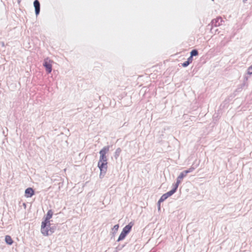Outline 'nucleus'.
Returning <instances> with one entry per match:
<instances>
[{"instance_id":"19","label":"nucleus","mask_w":252,"mask_h":252,"mask_svg":"<svg viewBox=\"0 0 252 252\" xmlns=\"http://www.w3.org/2000/svg\"><path fill=\"white\" fill-rule=\"evenodd\" d=\"M21 0H18V2H20Z\"/></svg>"},{"instance_id":"11","label":"nucleus","mask_w":252,"mask_h":252,"mask_svg":"<svg viewBox=\"0 0 252 252\" xmlns=\"http://www.w3.org/2000/svg\"><path fill=\"white\" fill-rule=\"evenodd\" d=\"M5 242L8 245H12L13 244V241L12 238L9 235H6L5 236Z\"/></svg>"},{"instance_id":"13","label":"nucleus","mask_w":252,"mask_h":252,"mask_svg":"<svg viewBox=\"0 0 252 252\" xmlns=\"http://www.w3.org/2000/svg\"><path fill=\"white\" fill-rule=\"evenodd\" d=\"M125 237L126 236L122 234V233H121V234L119 235V237L118 238V241H119L123 240L125 238Z\"/></svg>"},{"instance_id":"17","label":"nucleus","mask_w":252,"mask_h":252,"mask_svg":"<svg viewBox=\"0 0 252 252\" xmlns=\"http://www.w3.org/2000/svg\"><path fill=\"white\" fill-rule=\"evenodd\" d=\"M119 224H116L114 226V228L116 229V230H118V229L119 228Z\"/></svg>"},{"instance_id":"6","label":"nucleus","mask_w":252,"mask_h":252,"mask_svg":"<svg viewBox=\"0 0 252 252\" xmlns=\"http://www.w3.org/2000/svg\"><path fill=\"white\" fill-rule=\"evenodd\" d=\"M109 151V147L105 146L100 151V158H99L101 159H107V158L106 156V154L108 153Z\"/></svg>"},{"instance_id":"8","label":"nucleus","mask_w":252,"mask_h":252,"mask_svg":"<svg viewBox=\"0 0 252 252\" xmlns=\"http://www.w3.org/2000/svg\"><path fill=\"white\" fill-rule=\"evenodd\" d=\"M34 190L31 188L27 189L25 190V196L27 198L31 197L34 194Z\"/></svg>"},{"instance_id":"12","label":"nucleus","mask_w":252,"mask_h":252,"mask_svg":"<svg viewBox=\"0 0 252 252\" xmlns=\"http://www.w3.org/2000/svg\"><path fill=\"white\" fill-rule=\"evenodd\" d=\"M198 51L196 50H193L191 51V52L190 53V56L191 57L195 56H197L198 55Z\"/></svg>"},{"instance_id":"16","label":"nucleus","mask_w":252,"mask_h":252,"mask_svg":"<svg viewBox=\"0 0 252 252\" xmlns=\"http://www.w3.org/2000/svg\"><path fill=\"white\" fill-rule=\"evenodd\" d=\"M193 61L192 57L191 56L188 59L187 61L190 63H191Z\"/></svg>"},{"instance_id":"5","label":"nucleus","mask_w":252,"mask_h":252,"mask_svg":"<svg viewBox=\"0 0 252 252\" xmlns=\"http://www.w3.org/2000/svg\"><path fill=\"white\" fill-rule=\"evenodd\" d=\"M53 61L47 58L44 60L43 65L45 67L47 73H50L52 69V63Z\"/></svg>"},{"instance_id":"15","label":"nucleus","mask_w":252,"mask_h":252,"mask_svg":"<svg viewBox=\"0 0 252 252\" xmlns=\"http://www.w3.org/2000/svg\"><path fill=\"white\" fill-rule=\"evenodd\" d=\"M248 72L249 74H252V65L248 68Z\"/></svg>"},{"instance_id":"3","label":"nucleus","mask_w":252,"mask_h":252,"mask_svg":"<svg viewBox=\"0 0 252 252\" xmlns=\"http://www.w3.org/2000/svg\"><path fill=\"white\" fill-rule=\"evenodd\" d=\"M50 225H49V223H45V222H42L41 223V233L45 236H48L52 233H53V231L51 230V228L50 229L48 228V227H47L50 226Z\"/></svg>"},{"instance_id":"7","label":"nucleus","mask_w":252,"mask_h":252,"mask_svg":"<svg viewBox=\"0 0 252 252\" xmlns=\"http://www.w3.org/2000/svg\"><path fill=\"white\" fill-rule=\"evenodd\" d=\"M53 215V212L51 210H49L47 213L46 216L45 218V220L44 221H43L42 222H45L49 223V225H50V220L52 218V216Z\"/></svg>"},{"instance_id":"20","label":"nucleus","mask_w":252,"mask_h":252,"mask_svg":"<svg viewBox=\"0 0 252 252\" xmlns=\"http://www.w3.org/2000/svg\"><path fill=\"white\" fill-rule=\"evenodd\" d=\"M212 0L213 1L214 0Z\"/></svg>"},{"instance_id":"2","label":"nucleus","mask_w":252,"mask_h":252,"mask_svg":"<svg viewBox=\"0 0 252 252\" xmlns=\"http://www.w3.org/2000/svg\"><path fill=\"white\" fill-rule=\"evenodd\" d=\"M193 170V168H190L188 170H185L184 172H182V173H180L179 176L178 177L176 184L175 185L174 188L176 189H177L178 186L181 182L182 179L187 176L188 173L191 172Z\"/></svg>"},{"instance_id":"18","label":"nucleus","mask_w":252,"mask_h":252,"mask_svg":"<svg viewBox=\"0 0 252 252\" xmlns=\"http://www.w3.org/2000/svg\"><path fill=\"white\" fill-rule=\"evenodd\" d=\"M121 233H122V234L124 235L125 236H126V235H127V233H126V232H125L124 231L122 230Z\"/></svg>"},{"instance_id":"1","label":"nucleus","mask_w":252,"mask_h":252,"mask_svg":"<svg viewBox=\"0 0 252 252\" xmlns=\"http://www.w3.org/2000/svg\"><path fill=\"white\" fill-rule=\"evenodd\" d=\"M100 170V176L106 173L107 169V159L99 158L97 165Z\"/></svg>"},{"instance_id":"10","label":"nucleus","mask_w":252,"mask_h":252,"mask_svg":"<svg viewBox=\"0 0 252 252\" xmlns=\"http://www.w3.org/2000/svg\"><path fill=\"white\" fill-rule=\"evenodd\" d=\"M132 226L133 223L132 222H130L128 225H126L123 228V230L126 232V233H128L130 231Z\"/></svg>"},{"instance_id":"4","label":"nucleus","mask_w":252,"mask_h":252,"mask_svg":"<svg viewBox=\"0 0 252 252\" xmlns=\"http://www.w3.org/2000/svg\"><path fill=\"white\" fill-rule=\"evenodd\" d=\"M177 189H176L174 188L173 189L171 190L170 191L167 192V193L163 194L161 197L160 198L159 200L158 201V208L160 209V204L161 202L164 201L165 199H166L168 197L171 196L173 193H174Z\"/></svg>"},{"instance_id":"9","label":"nucleus","mask_w":252,"mask_h":252,"mask_svg":"<svg viewBox=\"0 0 252 252\" xmlns=\"http://www.w3.org/2000/svg\"><path fill=\"white\" fill-rule=\"evenodd\" d=\"M35 8V14L38 15L40 12V3L38 0H35L33 2Z\"/></svg>"},{"instance_id":"14","label":"nucleus","mask_w":252,"mask_h":252,"mask_svg":"<svg viewBox=\"0 0 252 252\" xmlns=\"http://www.w3.org/2000/svg\"><path fill=\"white\" fill-rule=\"evenodd\" d=\"M189 63L187 61L182 64V66L184 67H187Z\"/></svg>"}]
</instances>
